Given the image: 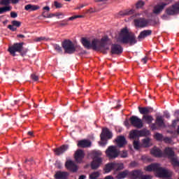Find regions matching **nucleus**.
Instances as JSON below:
<instances>
[{
    "label": "nucleus",
    "mask_w": 179,
    "mask_h": 179,
    "mask_svg": "<svg viewBox=\"0 0 179 179\" xmlns=\"http://www.w3.org/2000/svg\"><path fill=\"white\" fill-rule=\"evenodd\" d=\"M164 117L166 118V119H169L170 118V114L169 113H164Z\"/></svg>",
    "instance_id": "obj_59"
},
{
    "label": "nucleus",
    "mask_w": 179,
    "mask_h": 179,
    "mask_svg": "<svg viewBox=\"0 0 179 179\" xmlns=\"http://www.w3.org/2000/svg\"><path fill=\"white\" fill-rule=\"evenodd\" d=\"M149 135H150V131L146 129H134L131 130L130 133H129V136L130 137V139L133 140H135L136 138L138 139V138L148 136Z\"/></svg>",
    "instance_id": "obj_6"
},
{
    "label": "nucleus",
    "mask_w": 179,
    "mask_h": 179,
    "mask_svg": "<svg viewBox=\"0 0 179 179\" xmlns=\"http://www.w3.org/2000/svg\"><path fill=\"white\" fill-rule=\"evenodd\" d=\"M12 10L11 6H4L2 8H0V15H2L3 13L6 12H10Z\"/></svg>",
    "instance_id": "obj_32"
},
{
    "label": "nucleus",
    "mask_w": 179,
    "mask_h": 179,
    "mask_svg": "<svg viewBox=\"0 0 179 179\" xmlns=\"http://www.w3.org/2000/svg\"><path fill=\"white\" fill-rule=\"evenodd\" d=\"M87 178V176L85 175H81L80 176L78 179H85Z\"/></svg>",
    "instance_id": "obj_60"
},
{
    "label": "nucleus",
    "mask_w": 179,
    "mask_h": 179,
    "mask_svg": "<svg viewBox=\"0 0 179 179\" xmlns=\"http://www.w3.org/2000/svg\"><path fill=\"white\" fill-rule=\"evenodd\" d=\"M151 154L155 157H162L163 156L162 151H161V150H159V148H157V147H154V148L151 150Z\"/></svg>",
    "instance_id": "obj_26"
},
{
    "label": "nucleus",
    "mask_w": 179,
    "mask_h": 179,
    "mask_svg": "<svg viewBox=\"0 0 179 179\" xmlns=\"http://www.w3.org/2000/svg\"><path fill=\"white\" fill-rule=\"evenodd\" d=\"M113 168L115 171H120L121 170H123L124 169V164L113 162Z\"/></svg>",
    "instance_id": "obj_29"
},
{
    "label": "nucleus",
    "mask_w": 179,
    "mask_h": 179,
    "mask_svg": "<svg viewBox=\"0 0 179 179\" xmlns=\"http://www.w3.org/2000/svg\"><path fill=\"white\" fill-rule=\"evenodd\" d=\"M20 26H21V22L13 20L12 21V25L11 24L8 25L7 28L9 29L10 31H15L17 30L16 27L19 28L20 27Z\"/></svg>",
    "instance_id": "obj_23"
},
{
    "label": "nucleus",
    "mask_w": 179,
    "mask_h": 179,
    "mask_svg": "<svg viewBox=\"0 0 179 179\" xmlns=\"http://www.w3.org/2000/svg\"><path fill=\"white\" fill-rule=\"evenodd\" d=\"M17 38H26V36H24L23 34H18V35H17Z\"/></svg>",
    "instance_id": "obj_57"
},
{
    "label": "nucleus",
    "mask_w": 179,
    "mask_h": 179,
    "mask_svg": "<svg viewBox=\"0 0 179 179\" xmlns=\"http://www.w3.org/2000/svg\"><path fill=\"white\" fill-rule=\"evenodd\" d=\"M143 172L141 170H134L129 171V178L130 179H138L143 175Z\"/></svg>",
    "instance_id": "obj_16"
},
{
    "label": "nucleus",
    "mask_w": 179,
    "mask_h": 179,
    "mask_svg": "<svg viewBox=\"0 0 179 179\" xmlns=\"http://www.w3.org/2000/svg\"><path fill=\"white\" fill-rule=\"evenodd\" d=\"M155 139L157 141H162L163 140V135L160 133L155 134Z\"/></svg>",
    "instance_id": "obj_43"
},
{
    "label": "nucleus",
    "mask_w": 179,
    "mask_h": 179,
    "mask_svg": "<svg viewBox=\"0 0 179 179\" xmlns=\"http://www.w3.org/2000/svg\"><path fill=\"white\" fill-rule=\"evenodd\" d=\"M90 145H91V142L89 141L88 140L79 141L78 143L77 144V146L82 148H88V147H90Z\"/></svg>",
    "instance_id": "obj_27"
},
{
    "label": "nucleus",
    "mask_w": 179,
    "mask_h": 179,
    "mask_svg": "<svg viewBox=\"0 0 179 179\" xmlns=\"http://www.w3.org/2000/svg\"><path fill=\"white\" fill-rule=\"evenodd\" d=\"M167 15H169L168 14L162 15V20H167V19H168Z\"/></svg>",
    "instance_id": "obj_55"
},
{
    "label": "nucleus",
    "mask_w": 179,
    "mask_h": 179,
    "mask_svg": "<svg viewBox=\"0 0 179 179\" xmlns=\"http://www.w3.org/2000/svg\"><path fill=\"white\" fill-rule=\"evenodd\" d=\"M108 36H106L101 38V41L94 38L92 41H88L87 38H82V44L87 50L92 48L94 50H99L101 48H105L107 43L108 42Z\"/></svg>",
    "instance_id": "obj_1"
},
{
    "label": "nucleus",
    "mask_w": 179,
    "mask_h": 179,
    "mask_svg": "<svg viewBox=\"0 0 179 179\" xmlns=\"http://www.w3.org/2000/svg\"><path fill=\"white\" fill-rule=\"evenodd\" d=\"M67 176H69V173L61 171H58L55 174V179H66Z\"/></svg>",
    "instance_id": "obj_24"
},
{
    "label": "nucleus",
    "mask_w": 179,
    "mask_h": 179,
    "mask_svg": "<svg viewBox=\"0 0 179 179\" xmlns=\"http://www.w3.org/2000/svg\"><path fill=\"white\" fill-rule=\"evenodd\" d=\"M130 166L133 168H136L138 166V162H131L130 164Z\"/></svg>",
    "instance_id": "obj_50"
},
{
    "label": "nucleus",
    "mask_w": 179,
    "mask_h": 179,
    "mask_svg": "<svg viewBox=\"0 0 179 179\" xmlns=\"http://www.w3.org/2000/svg\"><path fill=\"white\" fill-rule=\"evenodd\" d=\"M10 3V0H1L0 1V5L2 6H8Z\"/></svg>",
    "instance_id": "obj_42"
},
{
    "label": "nucleus",
    "mask_w": 179,
    "mask_h": 179,
    "mask_svg": "<svg viewBox=\"0 0 179 179\" xmlns=\"http://www.w3.org/2000/svg\"><path fill=\"white\" fill-rule=\"evenodd\" d=\"M112 170H114L113 162L106 164V166L104 167V171L106 173H108L111 172Z\"/></svg>",
    "instance_id": "obj_30"
},
{
    "label": "nucleus",
    "mask_w": 179,
    "mask_h": 179,
    "mask_svg": "<svg viewBox=\"0 0 179 179\" xmlns=\"http://www.w3.org/2000/svg\"><path fill=\"white\" fill-rule=\"evenodd\" d=\"M69 148V146L67 145H64L61 147L56 148L53 149V152L56 156H60L66 152Z\"/></svg>",
    "instance_id": "obj_18"
},
{
    "label": "nucleus",
    "mask_w": 179,
    "mask_h": 179,
    "mask_svg": "<svg viewBox=\"0 0 179 179\" xmlns=\"http://www.w3.org/2000/svg\"><path fill=\"white\" fill-rule=\"evenodd\" d=\"M145 171L148 172L154 171L157 173L159 177L170 178L172 176V172L160 167L159 164H151L149 166H147Z\"/></svg>",
    "instance_id": "obj_3"
},
{
    "label": "nucleus",
    "mask_w": 179,
    "mask_h": 179,
    "mask_svg": "<svg viewBox=\"0 0 179 179\" xmlns=\"http://www.w3.org/2000/svg\"><path fill=\"white\" fill-rule=\"evenodd\" d=\"M134 12H135V10H126L124 13L120 12V15H122V16L130 15H133Z\"/></svg>",
    "instance_id": "obj_36"
},
{
    "label": "nucleus",
    "mask_w": 179,
    "mask_h": 179,
    "mask_svg": "<svg viewBox=\"0 0 179 179\" xmlns=\"http://www.w3.org/2000/svg\"><path fill=\"white\" fill-rule=\"evenodd\" d=\"M113 137V134L109 131V129L103 128L100 134V138L101 142L100 143L101 145L105 147L107 144V140L111 139Z\"/></svg>",
    "instance_id": "obj_9"
},
{
    "label": "nucleus",
    "mask_w": 179,
    "mask_h": 179,
    "mask_svg": "<svg viewBox=\"0 0 179 179\" xmlns=\"http://www.w3.org/2000/svg\"><path fill=\"white\" fill-rule=\"evenodd\" d=\"M142 119L148 124H152V122L154 120L153 116L151 115H143Z\"/></svg>",
    "instance_id": "obj_28"
},
{
    "label": "nucleus",
    "mask_w": 179,
    "mask_h": 179,
    "mask_svg": "<svg viewBox=\"0 0 179 179\" xmlns=\"http://www.w3.org/2000/svg\"><path fill=\"white\" fill-rule=\"evenodd\" d=\"M108 0H95V2L100 3V2H106Z\"/></svg>",
    "instance_id": "obj_61"
},
{
    "label": "nucleus",
    "mask_w": 179,
    "mask_h": 179,
    "mask_svg": "<svg viewBox=\"0 0 179 179\" xmlns=\"http://www.w3.org/2000/svg\"><path fill=\"white\" fill-rule=\"evenodd\" d=\"M85 157V152L83 150H77L74 153V159L77 163H82L83 159Z\"/></svg>",
    "instance_id": "obj_19"
},
{
    "label": "nucleus",
    "mask_w": 179,
    "mask_h": 179,
    "mask_svg": "<svg viewBox=\"0 0 179 179\" xmlns=\"http://www.w3.org/2000/svg\"><path fill=\"white\" fill-rule=\"evenodd\" d=\"M138 179H152V176L150 175H142Z\"/></svg>",
    "instance_id": "obj_46"
},
{
    "label": "nucleus",
    "mask_w": 179,
    "mask_h": 179,
    "mask_svg": "<svg viewBox=\"0 0 179 179\" xmlns=\"http://www.w3.org/2000/svg\"><path fill=\"white\" fill-rule=\"evenodd\" d=\"M169 5V3H163L161 2L157 6H155L154 8V13L155 15H159L160 13H162L164 10V8Z\"/></svg>",
    "instance_id": "obj_20"
},
{
    "label": "nucleus",
    "mask_w": 179,
    "mask_h": 179,
    "mask_svg": "<svg viewBox=\"0 0 179 179\" xmlns=\"http://www.w3.org/2000/svg\"><path fill=\"white\" fill-rule=\"evenodd\" d=\"M34 164V162L33 160V159H26L24 161V168H27V166H31Z\"/></svg>",
    "instance_id": "obj_34"
},
{
    "label": "nucleus",
    "mask_w": 179,
    "mask_h": 179,
    "mask_svg": "<svg viewBox=\"0 0 179 179\" xmlns=\"http://www.w3.org/2000/svg\"><path fill=\"white\" fill-rule=\"evenodd\" d=\"M143 145L144 148H148L151 146L150 138H146L143 139Z\"/></svg>",
    "instance_id": "obj_33"
},
{
    "label": "nucleus",
    "mask_w": 179,
    "mask_h": 179,
    "mask_svg": "<svg viewBox=\"0 0 179 179\" xmlns=\"http://www.w3.org/2000/svg\"><path fill=\"white\" fill-rule=\"evenodd\" d=\"M138 110H139L140 114L143 115H148L153 112V108L147 106V107H138Z\"/></svg>",
    "instance_id": "obj_21"
},
{
    "label": "nucleus",
    "mask_w": 179,
    "mask_h": 179,
    "mask_svg": "<svg viewBox=\"0 0 179 179\" xmlns=\"http://www.w3.org/2000/svg\"><path fill=\"white\" fill-rule=\"evenodd\" d=\"M145 2L143 1H139L136 3V8H141L143 6H144Z\"/></svg>",
    "instance_id": "obj_41"
},
{
    "label": "nucleus",
    "mask_w": 179,
    "mask_h": 179,
    "mask_svg": "<svg viewBox=\"0 0 179 179\" xmlns=\"http://www.w3.org/2000/svg\"><path fill=\"white\" fill-rule=\"evenodd\" d=\"M68 20H64L63 21H62V22L59 23V26H60L61 27H63L64 26H67L69 24L67 23Z\"/></svg>",
    "instance_id": "obj_45"
},
{
    "label": "nucleus",
    "mask_w": 179,
    "mask_h": 179,
    "mask_svg": "<svg viewBox=\"0 0 179 179\" xmlns=\"http://www.w3.org/2000/svg\"><path fill=\"white\" fill-rule=\"evenodd\" d=\"M116 147L123 148L127 145V141L124 136H118L115 140Z\"/></svg>",
    "instance_id": "obj_13"
},
{
    "label": "nucleus",
    "mask_w": 179,
    "mask_h": 179,
    "mask_svg": "<svg viewBox=\"0 0 179 179\" xmlns=\"http://www.w3.org/2000/svg\"><path fill=\"white\" fill-rule=\"evenodd\" d=\"M13 4H17L19 3V0H10Z\"/></svg>",
    "instance_id": "obj_58"
},
{
    "label": "nucleus",
    "mask_w": 179,
    "mask_h": 179,
    "mask_svg": "<svg viewBox=\"0 0 179 179\" xmlns=\"http://www.w3.org/2000/svg\"><path fill=\"white\" fill-rule=\"evenodd\" d=\"M84 7H85V6L82 4L81 6H78V7L77 8V9H78V10H80L81 8H83Z\"/></svg>",
    "instance_id": "obj_63"
},
{
    "label": "nucleus",
    "mask_w": 179,
    "mask_h": 179,
    "mask_svg": "<svg viewBox=\"0 0 179 179\" xmlns=\"http://www.w3.org/2000/svg\"><path fill=\"white\" fill-rule=\"evenodd\" d=\"M65 168L69 170L71 173H76L78 170V166L72 160H68L65 162Z\"/></svg>",
    "instance_id": "obj_14"
},
{
    "label": "nucleus",
    "mask_w": 179,
    "mask_h": 179,
    "mask_svg": "<svg viewBox=\"0 0 179 179\" xmlns=\"http://www.w3.org/2000/svg\"><path fill=\"white\" fill-rule=\"evenodd\" d=\"M119 156L122 159H126L128 156L127 152L126 150H124L122 152L119 151Z\"/></svg>",
    "instance_id": "obj_39"
},
{
    "label": "nucleus",
    "mask_w": 179,
    "mask_h": 179,
    "mask_svg": "<svg viewBox=\"0 0 179 179\" xmlns=\"http://www.w3.org/2000/svg\"><path fill=\"white\" fill-rule=\"evenodd\" d=\"M45 39V37H39V38H36V39H35V41L41 42L42 41H44Z\"/></svg>",
    "instance_id": "obj_52"
},
{
    "label": "nucleus",
    "mask_w": 179,
    "mask_h": 179,
    "mask_svg": "<svg viewBox=\"0 0 179 179\" xmlns=\"http://www.w3.org/2000/svg\"><path fill=\"white\" fill-rule=\"evenodd\" d=\"M164 141L166 143H168V144H171L172 143V139L169 138V137H165L164 138Z\"/></svg>",
    "instance_id": "obj_48"
},
{
    "label": "nucleus",
    "mask_w": 179,
    "mask_h": 179,
    "mask_svg": "<svg viewBox=\"0 0 179 179\" xmlns=\"http://www.w3.org/2000/svg\"><path fill=\"white\" fill-rule=\"evenodd\" d=\"M83 17V15H73L72 17H70L69 18H68V21H73L76 19H78V18H82Z\"/></svg>",
    "instance_id": "obj_40"
},
{
    "label": "nucleus",
    "mask_w": 179,
    "mask_h": 179,
    "mask_svg": "<svg viewBox=\"0 0 179 179\" xmlns=\"http://www.w3.org/2000/svg\"><path fill=\"white\" fill-rule=\"evenodd\" d=\"M55 7L56 8H62V3H58L57 1H55Z\"/></svg>",
    "instance_id": "obj_49"
},
{
    "label": "nucleus",
    "mask_w": 179,
    "mask_h": 179,
    "mask_svg": "<svg viewBox=\"0 0 179 179\" xmlns=\"http://www.w3.org/2000/svg\"><path fill=\"white\" fill-rule=\"evenodd\" d=\"M106 155L109 159H117L120 156V150L115 145H110L106 150Z\"/></svg>",
    "instance_id": "obj_7"
},
{
    "label": "nucleus",
    "mask_w": 179,
    "mask_h": 179,
    "mask_svg": "<svg viewBox=\"0 0 179 179\" xmlns=\"http://www.w3.org/2000/svg\"><path fill=\"white\" fill-rule=\"evenodd\" d=\"M33 134H34L33 131H28L27 132V135H29L30 136H33Z\"/></svg>",
    "instance_id": "obj_62"
},
{
    "label": "nucleus",
    "mask_w": 179,
    "mask_h": 179,
    "mask_svg": "<svg viewBox=\"0 0 179 179\" xmlns=\"http://www.w3.org/2000/svg\"><path fill=\"white\" fill-rule=\"evenodd\" d=\"M164 154L170 159L171 164L173 167H179V161L175 157V152L173 150L172 148H165Z\"/></svg>",
    "instance_id": "obj_5"
},
{
    "label": "nucleus",
    "mask_w": 179,
    "mask_h": 179,
    "mask_svg": "<svg viewBox=\"0 0 179 179\" xmlns=\"http://www.w3.org/2000/svg\"><path fill=\"white\" fill-rule=\"evenodd\" d=\"M43 10L49 12L50 10V8H49V6H45L43 8Z\"/></svg>",
    "instance_id": "obj_56"
},
{
    "label": "nucleus",
    "mask_w": 179,
    "mask_h": 179,
    "mask_svg": "<svg viewBox=\"0 0 179 179\" xmlns=\"http://www.w3.org/2000/svg\"><path fill=\"white\" fill-rule=\"evenodd\" d=\"M62 47H63L65 54H73L76 50L75 44L70 40L64 41L62 43Z\"/></svg>",
    "instance_id": "obj_8"
},
{
    "label": "nucleus",
    "mask_w": 179,
    "mask_h": 179,
    "mask_svg": "<svg viewBox=\"0 0 179 179\" xmlns=\"http://www.w3.org/2000/svg\"><path fill=\"white\" fill-rule=\"evenodd\" d=\"M23 45L24 43H13V45L8 49V51H9L10 54L12 55L13 57H15V52L21 53L22 57H24V54L22 52Z\"/></svg>",
    "instance_id": "obj_10"
},
{
    "label": "nucleus",
    "mask_w": 179,
    "mask_h": 179,
    "mask_svg": "<svg viewBox=\"0 0 179 179\" xmlns=\"http://www.w3.org/2000/svg\"><path fill=\"white\" fill-rule=\"evenodd\" d=\"M117 42L133 46L138 43V40L135 34L129 33L127 28H124L120 31Z\"/></svg>",
    "instance_id": "obj_2"
},
{
    "label": "nucleus",
    "mask_w": 179,
    "mask_h": 179,
    "mask_svg": "<svg viewBox=\"0 0 179 179\" xmlns=\"http://www.w3.org/2000/svg\"><path fill=\"white\" fill-rule=\"evenodd\" d=\"M99 179H102V178H99ZM103 179H115V178L111 175H109V176H106V178H104Z\"/></svg>",
    "instance_id": "obj_54"
},
{
    "label": "nucleus",
    "mask_w": 179,
    "mask_h": 179,
    "mask_svg": "<svg viewBox=\"0 0 179 179\" xmlns=\"http://www.w3.org/2000/svg\"><path fill=\"white\" fill-rule=\"evenodd\" d=\"M126 178H129V171L124 170L120 173H118L117 176H116V179H125Z\"/></svg>",
    "instance_id": "obj_25"
},
{
    "label": "nucleus",
    "mask_w": 179,
    "mask_h": 179,
    "mask_svg": "<svg viewBox=\"0 0 179 179\" xmlns=\"http://www.w3.org/2000/svg\"><path fill=\"white\" fill-rule=\"evenodd\" d=\"M53 48H55V51H57L59 54H62L63 50H62V48L57 44H55L53 45Z\"/></svg>",
    "instance_id": "obj_37"
},
{
    "label": "nucleus",
    "mask_w": 179,
    "mask_h": 179,
    "mask_svg": "<svg viewBox=\"0 0 179 179\" xmlns=\"http://www.w3.org/2000/svg\"><path fill=\"white\" fill-rule=\"evenodd\" d=\"M133 145H134V149H136V150L140 149V141H139L138 138L137 140H134Z\"/></svg>",
    "instance_id": "obj_38"
},
{
    "label": "nucleus",
    "mask_w": 179,
    "mask_h": 179,
    "mask_svg": "<svg viewBox=\"0 0 179 179\" xmlns=\"http://www.w3.org/2000/svg\"><path fill=\"white\" fill-rule=\"evenodd\" d=\"M129 120L130 121L131 125L134 128L141 129L144 127V123L143 122V120L138 116L133 115L129 119Z\"/></svg>",
    "instance_id": "obj_11"
},
{
    "label": "nucleus",
    "mask_w": 179,
    "mask_h": 179,
    "mask_svg": "<svg viewBox=\"0 0 179 179\" xmlns=\"http://www.w3.org/2000/svg\"><path fill=\"white\" fill-rule=\"evenodd\" d=\"M152 30L148 29L144 30L140 32L139 36H138V41H141V40L144 39L145 38L151 36Z\"/></svg>",
    "instance_id": "obj_22"
},
{
    "label": "nucleus",
    "mask_w": 179,
    "mask_h": 179,
    "mask_svg": "<svg viewBox=\"0 0 179 179\" xmlns=\"http://www.w3.org/2000/svg\"><path fill=\"white\" fill-rule=\"evenodd\" d=\"M92 161L91 162L92 170H97L102 165L103 159L102 152L100 150H94L92 152Z\"/></svg>",
    "instance_id": "obj_4"
},
{
    "label": "nucleus",
    "mask_w": 179,
    "mask_h": 179,
    "mask_svg": "<svg viewBox=\"0 0 179 179\" xmlns=\"http://www.w3.org/2000/svg\"><path fill=\"white\" fill-rule=\"evenodd\" d=\"M45 11L42 13V16H43L44 18H51V17H53L55 16V14H50V15H45Z\"/></svg>",
    "instance_id": "obj_44"
},
{
    "label": "nucleus",
    "mask_w": 179,
    "mask_h": 179,
    "mask_svg": "<svg viewBox=\"0 0 179 179\" xmlns=\"http://www.w3.org/2000/svg\"><path fill=\"white\" fill-rule=\"evenodd\" d=\"M124 124H125V126H128V125H129V123L127 120H125Z\"/></svg>",
    "instance_id": "obj_64"
},
{
    "label": "nucleus",
    "mask_w": 179,
    "mask_h": 179,
    "mask_svg": "<svg viewBox=\"0 0 179 179\" xmlns=\"http://www.w3.org/2000/svg\"><path fill=\"white\" fill-rule=\"evenodd\" d=\"M40 7L38 6H33L31 4H28L25 6V10H31V11H35L36 10H39Z\"/></svg>",
    "instance_id": "obj_31"
},
{
    "label": "nucleus",
    "mask_w": 179,
    "mask_h": 179,
    "mask_svg": "<svg viewBox=\"0 0 179 179\" xmlns=\"http://www.w3.org/2000/svg\"><path fill=\"white\" fill-rule=\"evenodd\" d=\"M148 57H145L143 58L141 61L143 64H145L148 62Z\"/></svg>",
    "instance_id": "obj_53"
},
{
    "label": "nucleus",
    "mask_w": 179,
    "mask_h": 179,
    "mask_svg": "<svg viewBox=\"0 0 179 179\" xmlns=\"http://www.w3.org/2000/svg\"><path fill=\"white\" fill-rule=\"evenodd\" d=\"M31 78L32 80H34V82H36L38 80V76L34 73L31 74Z\"/></svg>",
    "instance_id": "obj_47"
},
{
    "label": "nucleus",
    "mask_w": 179,
    "mask_h": 179,
    "mask_svg": "<svg viewBox=\"0 0 179 179\" xmlns=\"http://www.w3.org/2000/svg\"><path fill=\"white\" fill-rule=\"evenodd\" d=\"M10 17H12V18L17 17V13H16L15 12H11L10 13Z\"/></svg>",
    "instance_id": "obj_51"
},
{
    "label": "nucleus",
    "mask_w": 179,
    "mask_h": 179,
    "mask_svg": "<svg viewBox=\"0 0 179 179\" xmlns=\"http://www.w3.org/2000/svg\"><path fill=\"white\" fill-rule=\"evenodd\" d=\"M100 176V173L99 171H95L90 174V179H97Z\"/></svg>",
    "instance_id": "obj_35"
},
{
    "label": "nucleus",
    "mask_w": 179,
    "mask_h": 179,
    "mask_svg": "<svg viewBox=\"0 0 179 179\" xmlns=\"http://www.w3.org/2000/svg\"><path fill=\"white\" fill-rule=\"evenodd\" d=\"M123 52V48L120 45L113 44L110 47V54L112 55H120Z\"/></svg>",
    "instance_id": "obj_17"
},
{
    "label": "nucleus",
    "mask_w": 179,
    "mask_h": 179,
    "mask_svg": "<svg viewBox=\"0 0 179 179\" xmlns=\"http://www.w3.org/2000/svg\"><path fill=\"white\" fill-rule=\"evenodd\" d=\"M150 21L145 18H138L134 20V25L138 28H145L150 26Z\"/></svg>",
    "instance_id": "obj_12"
},
{
    "label": "nucleus",
    "mask_w": 179,
    "mask_h": 179,
    "mask_svg": "<svg viewBox=\"0 0 179 179\" xmlns=\"http://www.w3.org/2000/svg\"><path fill=\"white\" fill-rule=\"evenodd\" d=\"M157 125L158 127H162L164 126V120L162 116H158L156 117L155 124L154 123L151 124V129L152 131L157 130L158 129Z\"/></svg>",
    "instance_id": "obj_15"
}]
</instances>
